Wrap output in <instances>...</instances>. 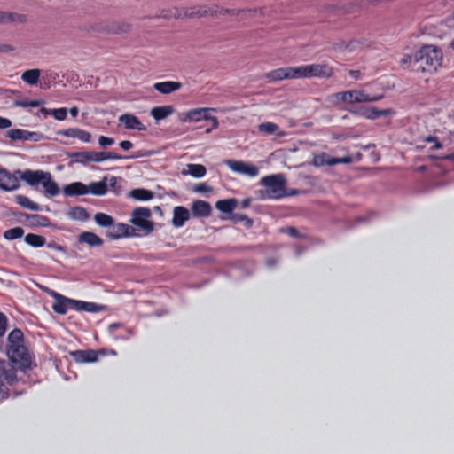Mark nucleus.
I'll return each instance as SVG.
<instances>
[{
  "label": "nucleus",
  "mask_w": 454,
  "mask_h": 454,
  "mask_svg": "<svg viewBox=\"0 0 454 454\" xmlns=\"http://www.w3.org/2000/svg\"><path fill=\"white\" fill-rule=\"evenodd\" d=\"M20 179L28 185L35 187L42 184L47 197H55L59 192L58 184L52 179L51 174L43 170L26 169L24 171H9L0 165V189L5 192L15 191L20 187Z\"/></svg>",
  "instance_id": "f257e3e1"
},
{
  "label": "nucleus",
  "mask_w": 454,
  "mask_h": 454,
  "mask_svg": "<svg viewBox=\"0 0 454 454\" xmlns=\"http://www.w3.org/2000/svg\"><path fill=\"white\" fill-rule=\"evenodd\" d=\"M52 296L55 299V301L52 304V310L59 315L67 314L68 309L86 311L90 313H98L106 310V305L74 300L56 292L53 293Z\"/></svg>",
  "instance_id": "f03ea898"
},
{
  "label": "nucleus",
  "mask_w": 454,
  "mask_h": 454,
  "mask_svg": "<svg viewBox=\"0 0 454 454\" xmlns=\"http://www.w3.org/2000/svg\"><path fill=\"white\" fill-rule=\"evenodd\" d=\"M415 63L419 64L417 70L434 72L442 65V52L433 45H425L414 53Z\"/></svg>",
  "instance_id": "7ed1b4c3"
},
{
  "label": "nucleus",
  "mask_w": 454,
  "mask_h": 454,
  "mask_svg": "<svg viewBox=\"0 0 454 454\" xmlns=\"http://www.w3.org/2000/svg\"><path fill=\"white\" fill-rule=\"evenodd\" d=\"M17 381L14 365L9 361L0 360V402L9 396L10 387Z\"/></svg>",
  "instance_id": "20e7f679"
},
{
  "label": "nucleus",
  "mask_w": 454,
  "mask_h": 454,
  "mask_svg": "<svg viewBox=\"0 0 454 454\" xmlns=\"http://www.w3.org/2000/svg\"><path fill=\"white\" fill-rule=\"evenodd\" d=\"M286 179L282 175L266 176L261 180V184L265 187L263 198L279 199L285 195Z\"/></svg>",
  "instance_id": "39448f33"
},
{
  "label": "nucleus",
  "mask_w": 454,
  "mask_h": 454,
  "mask_svg": "<svg viewBox=\"0 0 454 454\" xmlns=\"http://www.w3.org/2000/svg\"><path fill=\"white\" fill-rule=\"evenodd\" d=\"M170 12L168 17H174L176 19L201 18L216 14L217 6L197 5L184 9L175 8L171 10ZM165 17H167V15H165Z\"/></svg>",
  "instance_id": "423d86ee"
},
{
  "label": "nucleus",
  "mask_w": 454,
  "mask_h": 454,
  "mask_svg": "<svg viewBox=\"0 0 454 454\" xmlns=\"http://www.w3.org/2000/svg\"><path fill=\"white\" fill-rule=\"evenodd\" d=\"M75 162H102L106 160H121L123 157L115 152L83 151L74 153L71 156Z\"/></svg>",
  "instance_id": "0eeeda50"
},
{
  "label": "nucleus",
  "mask_w": 454,
  "mask_h": 454,
  "mask_svg": "<svg viewBox=\"0 0 454 454\" xmlns=\"http://www.w3.org/2000/svg\"><path fill=\"white\" fill-rule=\"evenodd\" d=\"M130 28L131 26L125 21L107 20L93 23L90 30L97 33L121 35L129 33Z\"/></svg>",
  "instance_id": "6e6552de"
},
{
  "label": "nucleus",
  "mask_w": 454,
  "mask_h": 454,
  "mask_svg": "<svg viewBox=\"0 0 454 454\" xmlns=\"http://www.w3.org/2000/svg\"><path fill=\"white\" fill-rule=\"evenodd\" d=\"M152 215V212L148 207H137L131 214V223L137 227V229L143 232V235H148L154 230V223L149 218Z\"/></svg>",
  "instance_id": "1a4fd4ad"
},
{
  "label": "nucleus",
  "mask_w": 454,
  "mask_h": 454,
  "mask_svg": "<svg viewBox=\"0 0 454 454\" xmlns=\"http://www.w3.org/2000/svg\"><path fill=\"white\" fill-rule=\"evenodd\" d=\"M333 97L337 100L343 103L348 104H355V103H364V102H373L378 101L383 98L382 94L371 96L367 94L364 90H348L342 92H337L333 95Z\"/></svg>",
  "instance_id": "9d476101"
},
{
  "label": "nucleus",
  "mask_w": 454,
  "mask_h": 454,
  "mask_svg": "<svg viewBox=\"0 0 454 454\" xmlns=\"http://www.w3.org/2000/svg\"><path fill=\"white\" fill-rule=\"evenodd\" d=\"M299 78H330L333 68L327 64H310L297 67Z\"/></svg>",
  "instance_id": "9b49d317"
},
{
  "label": "nucleus",
  "mask_w": 454,
  "mask_h": 454,
  "mask_svg": "<svg viewBox=\"0 0 454 454\" xmlns=\"http://www.w3.org/2000/svg\"><path fill=\"white\" fill-rule=\"evenodd\" d=\"M213 111H215L214 108L208 107L191 109L180 115V121L182 122H198L201 120L210 121L212 128L216 129L219 125L217 118L209 115V113Z\"/></svg>",
  "instance_id": "f8f14e48"
},
{
  "label": "nucleus",
  "mask_w": 454,
  "mask_h": 454,
  "mask_svg": "<svg viewBox=\"0 0 454 454\" xmlns=\"http://www.w3.org/2000/svg\"><path fill=\"white\" fill-rule=\"evenodd\" d=\"M7 355L12 363L23 368H28L31 364V356L24 343L7 348Z\"/></svg>",
  "instance_id": "ddd939ff"
},
{
  "label": "nucleus",
  "mask_w": 454,
  "mask_h": 454,
  "mask_svg": "<svg viewBox=\"0 0 454 454\" xmlns=\"http://www.w3.org/2000/svg\"><path fill=\"white\" fill-rule=\"evenodd\" d=\"M107 237L112 239H119L124 237H135L139 236V233L136 232V229L126 223H119L117 224L111 225L106 232Z\"/></svg>",
  "instance_id": "4468645a"
},
{
  "label": "nucleus",
  "mask_w": 454,
  "mask_h": 454,
  "mask_svg": "<svg viewBox=\"0 0 454 454\" xmlns=\"http://www.w3.org/2000/svg\"><path fill=\"white\" fill-rule=\"evenodd\" d=\"M226 165L236 173L244 174L250 177H254L258 175L259 169L253 164L246 163L241 160H229Z\"/></svg>",
  "instance_id": "2eb2a0df"
},
{
  "label": "nucleus",
  "mask_w": 454,
  "mask_h": 454,
  "mask_svg": "<svg viewBox=\"0 0 454 454\" xmlns=\"http://www.w3.org/2000/svg\"><path fill=\"white\" fill-rule=\"evenodd\" d=\"M106 353V349L75 350L71 352V356L77 363H93L98 361L99 356H104Z\"/></svg>",
  "instance_id": "dca6fc26"
},
{
  "label": "nucleus",
  "mask_w": 454,
  "mask_h": 454,
  "mask_svg": "<svg viewBox=\"0 0 454 454\" xmlns=\"http://www.w3.org/2000/svg\"><path fill=\"white\" fill-rule=\"evenodd\" d=\"M270 81H281L284 79H299L297 67H280L267 74Z\"/></svg>",
  "instance_id": "f3484780"
},
{
  "label": "nucleus",
  "mask_w": 454,
  "mask_h": 454,
  "mask_svg": "<svg viewBox=\"0 0 454 454\" xmlns=\"http://www.w3.org/2000/svg\"><path fill=\"white\" fill-rule=\"evenodd\" d=\"M5 137L12 141H38L39 134L26 129H12L5 132Z\"/></svg>",
  "instance_id": "a211bd4d"
},
{
  "label": "nucleus",
  "mask_w": 454,
  "mask_h": 454,
  "mask_svg": "<svg viewBox=\"0 0 454 454\" xmlns=\"http://www.w3.org/2000/svg\"><path fill=\"white\" fill-rule=\"evenodd\" d=\"M108 332L116 340H128L130 336L135 334V332L126 327L121 323H113L108 326Z\"/></svg>",
  "instance_id": "6ab92c4d"
},
{
  "label": "nucleus",
  "mask_w": 454,
  "mask_h": 454,
  "mask_svg": "<svg viewBox=\"0 0 454 454\" xmlns=\"http://www.w3.org/2000/svg\"><path fill=\"white\" fill-rule=\"evenodd\" d=\"M119 121L121 122L126 129L144 131L146 129L145 126L140 120L134 114H124L119 117Z\"/></svg>",
  "instance_id": "aec40b11"
},
{
  "label": "nucleus",
  "mask_w": 454,
  "mask_h": 454,
  "mask_svg": "<svg viewBox=\"0 0 454 454\" xmlns=\"http://www.w3.org/2000/svg\"><path fill=\"white\" fill-rule=\"evenodd\" d=\"M63 193L67 197L88 194L87 185L82 182H74L64 186Z\"/></svg>",
  "instance_id": "412c9836"
},
{
  "label": "nucleus",
  "mask_w": 454,
  "mask_h": 454,
  "mask_svg": "<svg viewBox=\"0 0 454 454\" xmlns=\"http://www.w3.org/2000/svg\"><path fill=\"white\" fill-rule=\"evenodd\" d=\"M212 207L210 204L204 200H195L192 205V213L193 216L207 217L210 215Z\"/></svg>",
  "instance_id": "4be33fe9"
},
{
  "label": "nucleus",
  "mask_w": 454,
  "mask_h": 454,
  "mask_svg": "<svg viewBox=\"0 0 454 454\" xmlns=\"http://www.w3.org/2000/svg\"><path fill=\"white\" fill-rule=\"evenodd\" d=\"M190 213L187 208L182 206L176 207L173 212L172 223L176 227H182L189 220Z\"/></svg>",
  "instance_id": "5701e85b"
},
{
  "label": "nucleus",
  "mask_w": 454,
  "mask_h": 454,
  "mask_svg": "<svg viewBox=\"0 0 454 454\" xmlns=\"http://www.w3.org/2000/svg\"><path fill=\"white\" fill-rule=\"evenodd\" d=\"M78 240L80 243H85L90 247H101L104 243L103 239L90 231H83L79 235Z\"/></svg>",
  "instance_id": "b1692460"
},
{
  "label": "nucleus",
  "mask_w": 454,
  "mask_h": 454,
  "mask_svg": "<svg viewBox=\"0 0 454 454\" xmlns=\"http://www.w3.org/2000/svg\"><path fill=\"white\" fill-rule=\"evenodd\" d=\"M181 87V82L174 81L156 82L153 85V88L162 94H169L173 91L179 90Z\"/></svg>",
  "instance_id": "393cba45"
},
{
  "label": "nucleus",
  "mask_w": 454,
  "mask_h": 454,
  "mask_svg": "<svg viewBox=\"0 0 454 454\" xmlns=\"http://www.w3.org/2000/svg\"><path fill=\"white\" fill-rule=\"evenodd\" d=\"M106 180V177H105L99 182L90 183L89 185H87L88 193H91L97 196L105 195L108 191Z\"/></svg>",
  "instance_id": "a878e982"
},
{
  "label": "nucleus",
  "mask_w": 454,
  "mask_h": 454,
  "mask_svg": "<svg viewBox=\"0 0 454 454\" xmlns=\"http://www.w3.org/2000/svg\"><path fill=\"white\" fill-rule=\"evenodd\" d=\"M173 106H155L151 110V115L156 121L167 118L174 113Z\"/></svg>",
  "instance_id": "bb28decb"
},
{
  "label": "nucleus",
  "mask_w": 454,
  "mask_h": 454,
  "mask_svg": "<svg viewBox=\"0 0 454 454\" xmlns=\"http://www.w3.org/2000/svg\"><path fill=\"white\" fill-rule=\"evenodd\" d=\"M24 343V334L21 330L15 328L8 335L6 349Z\"/></svg>",
  "instance_id": "cd10ccee"
},
{
  "label": "nucleus",
  "mask_w": 454,
  "mask_h": 454,
  "mask_svg": "<svg viewBox=\"0 0 454 454\" xmlns=\"http://www.w3.org/2000/svg\"><path fill=\"white\" fill-rule=\"evenodd\" d=\"M238 201L236 199L220 200L215 203V207L223 213H231L237 207Z\"/></svg>",
  "instance_id": "c85d7f7f"
},
{
  "label": "nucleus",
  "mask_w": 454,
  "mask_h": 454,
  "mask_svg": "<svg viewBox=\"0 0 454 454\" xmlns=\"http://www.w3.org/2000/svg\"><path fill=\"white\" fill-rule=\"evenodd\" d=\"M26 17L14 12H0V23L24 22Z\"/></svg>",
  "instance_id": "c756f323"
},
{
  "label": "nucleus",
  "mask_w": 454,
  "mask_h": 454,
  "mask_svg": "<svg viewBox=\"0 0 454 454\" xmlns=\"http://www.w3.org/2000/svg\"><path fill=\"white\" fill-rule=\"evenodd\" d=\"M40 74L41 71L37 68L28 69L22 74L21 79L29 85H35L39 81Z\"/></svg>",
  "instance_id": "7c9ffc66"
},
{
  "label": "nucleus",
  "mask_w": 454,
  "mask_h": 454,
  "mask_svg": "<svg viewBox=\"0 0 454 454\" xmlns=\"http://www.w3.org/2000/svg\"><path fill=\"white\" fill-rule=\"evenodd\" d=\"M15 201L24 208H27L33 211L40 210L39 205L35 202H33L28 197L25 195H16Z\"/></svg>",
  "instance_id": "2f4dec72"
},
{
  "label": "nucleus",
  "mask_w": 454,
  "mask_h": 454,
  "mask_svg": "<svg viewBox=\"0 0 454 454\" xmlns=\"http://www.w3.org/2000/svg\"><path fill=\"white\" fill-rule=\"evenodd\" d=\"M25 242L32 247H42L46 243V239L43 236L28 233L25 236Z\"/></svg>",
  "instance_id": "473e14b6"
},
{
  "label": "nucleus",
  "mask_w": 454,
  "mask_h": 454,
  "mask_svg": "<svg viewBox=\"0 0 454 454\" xmlns=\"http://www.w3.org/2000/svg\"><path fill=\"white\" fill-rule=\"evenodd\" d=\"M392 114L391 109H383L380 110L374 106H371L365 109L364 115L368 119H377L380 116H387L388 114Z\"/></svg>",
  "instance_id": "72a5a7b5"
},
{
  "label": "nucleus",
  "mask_w": 454,
  "mask_h": 454,
  "mask_svg": "<svg viewBox=\"0 0 454 454\" xmlns=\"http://www.w3.org/2000/svg\"><path fill=\"white\" fill-rule=\"evenodd\" d=\"M131 196L137 200H150L153 198V192L146 189H134L131 191Z\"/></svg>",
  "instance_id": "f704fd0d"
},
{
  "label": "nucleus",
  "mask_w": 454,
  "mask_h": 454,
  "mask_svg": "<svg viewBox=\"0 0 454 454\" xmlns=\"http://www.w3.org/2000/svg\"><path fill=\"white\" fill-rule=\"evenodd\" d=\"M334 157H332L328 155L325 153H322L320 154L315 155L313 159V163L315 166L320 167V166H333V163L332 162Z\"/></svg>",
  "instance_id": "c9c22d12"
},
{
  "label": "nucleus",
  "mask_w": 454,
  "mask_h": 454,
  "mask_svg": "<svg viewBox=\"0 0 454 454\" xmlns=\"http://www.w3.org/2000/svg\"><path fill=\"white\" fill-rule=\"evenodd\" d=\"M94 220L99 226L110 227L114 223V218L105 213H97L94 216Z\"/></svg>",
  "instance_id": "e433bc0d"
},
{
  "label": "nucleus",
  "mask_w": 454,
  "mask_h": 454,
  "mask_svg": "<svg viewBox=\"0 0 454 454\" xmlns=\"http://www.w3.org/2000/svg\"><path fill=\"white\" fill-rule=\"evenodd\" d=\"M69 215L71 218L80 221H85L89 218L87 210L82 207H74L71 208Z\"/></svg>",
  "instance_id": "4c0bfd02"
},
{
  "label": "nucleus",
  "mask_w": 454,
  "mask_h": 454,
  "mask_svg": "<svg viewBox=\"0 0 454 454\" xmlns=\"http://www.w3.org/2000/svg\"><path fill=\"white\" fill-rule=\"evenodd\" d=\"M187 167L189 168V174L193 177L200 178L207 173L206 168L201 164H189Z\"/></svg>",
  "instance_id": "58836bf2"
},
{
  "label": "nucleus",
  "mask_w": 454,
  "mask_h": 454,
  "mask_svg": "<svg viewBox=\"0 0 454 454\" xmlns=\"http://www.w3.org/2000/svg\"><path fill=\"white\" fill-rule=\"evenodd\" d=\"M24 235V230L21 227H14L5 231L3 234L4 238L7 240H13L20 239Z\"/></svg>",
  "instance_id": "ea45409f"
},
{
  "label": "nucleus",
  "mask_w": 454,
  "mask_h": 454,
  "mask_svg": "<svg viewBox=\"0 0 454 454\" xmlns=\"http://www.w3.org/2000/svg\"><path fill=\"white\" fill-rule=\"evenodd\" d=\"M43 104V100H31L28 98H22L14 101L16 106L20 107H38Z\"/></svg>",
  "instance_id": "a19ab883"
},
{
  "label": "nucleus",
  "mask_w": 454,
  "mask_h": 454,
  "mask_svg": "<svg viewBox=\"0 0 454 454\" xmlns=\"http://www.w3.org/2000/svg\"><path fill=\"white\" fill-rule=\"evenodd\" d=\"M278 129V126L273 122H263L258 126V130L268 135L274 134Z\"/></svg>",
  "instance_id": "79ce46f5"
},
{
  "label": "nucleus",
  "mask_w": 454,
  "mask_h": 454,
  "mask_svg": "<svg viewBox=\"0 0 454 454\" xmlns=\"http://www.w3.org/2000/svg\"><path fill=\"white\" fill-rule=\"evenodd\" d=\"M50 114L58 121H64L67 118V112L66 108H57L50 110Z\"/></svg>",
  "instance_id": "37998d69"
},
{
  "label": "nucleus",
  "mask_w": 454,
  "mask_h": 454,
  "mask_svg": "<svg viewBox=\"0 0 454 454\" xmlns=\"http://www.w3.org/2000/svg\"><path fill=\"white\" fill-rule=\"evenodd\" d=\"M78 129H79V128H69V129H67L59 130L58 132V134L61 135V136H64V137H67L76 138L77 137Z\"/></svg>",
  "instance_id": "c03bdc74"
},
{
  "label": "nucleus",
  "mask_w": 454,
  "mask_h": 454,
  "mask_svg": "<svg viewBox=\"0 0 454 454\" xmlns=\"http://www.w3.org/2000/svg\"><path fill=\"white\" fill-rule=\"evenodd\" d=\"M76 138L82 142L89 143L90 141L91 136L90 132L79 129Z\"/></svg>",
  "instance_id": "a18cd8bd"
},
{
  "label": "nucleus",
  "mask_w": 454,
  "mask_h": 454,
  "mask_svg": "<svg viewBox=\"0 0 454 454\" xmlns=\"http://www.w3.org/2000/svg\"><path fill=\"white\" fill-rule=\"evenodd\" d=\"M7 329V317L6 316L0 312V337H3Z\"/></svg>",
  "instance_id": "49530a36"
},
{
  "label": "nucleus",
  "mask_w": 454,
  "mask_h": 454,
  "mask_svg": "<svg viewBox=\"0 0 454 454\" xmlns=\"http://www.w3.org/2000/svg\"><path fill=\"white\" fill-rule=\"evenodd\" d=\"M114 143V139L112 137H105V136H100L98 137V144L102 147H106V146L112 145Z\"/></svg>",
  "instance_id": "de8ad7c7"
},
{
  "label": "nucleus",
  "mask_w": 454,
  "mask_h": 454,
  "mask_svg": "<svg viewBox=\"0 0 454 454\" xmlns=\"http://www.w3.org/2000/svg\"><path fill=\"white\" fill-rule=\"evenodd\" d=\"M234 219L237 220V221H245L246 222V225L247 227H251L252 224H253V221L248 218L246 215L244 214H236L234 215Z\"/></svg>",
  "instance_id": "09e8293b"
},
{
  "label": "nucleus",
  "mask_w": 454,
  "mask_h": 454,
  "mask_svg": "<svg viewBox=\"0 0 454 454\" xmlns=\"http://www.w3.org/2000/svg\"><path fill=\"white\" fill-rule=\"evenodd\" d=\"M281 231L286 233L287 235L293 238H298L300 236L298 230L294 227H287L285 230L282 229Z\"/></svg>",
  "instance_id": "8fccbe9b"
},
{
  "label": "nucleus",
  "mask_w": 454,
  "mask_h": 454,
  "mask_svg": "<svg viewBox=\"0 0 454 454\" xmlns=\"http://www.w3.org/2000/svg\"><path fill=\"white\" fill-rule=\"evenodd\" d=\"M194 191L198 192H211L212 188L209 187L207 184L202 183V184H197L194 188Z\"/></svg>",
  "instance_id": "3c124183"
},
{
  "label": "nucleus",
  "mask_w": 454,
  "mask_h": 454,
  "mask_svg": "<svg viewBox=\"0 0 454 454\" xmlns=\"http://www.w3.org/2000/svg\"><path fill=\"white\" fill-rule=\"evenodd\" d=\"M401 62L403 65L409 64V65L416 66L418 64V63H415L414 54L403 56Z\"/></svg>",
  "instance_id": "603ef678"
},
{
  "label": "nucleus",
  "mask_w": 454,
  "mask_h": 454,
  "mask_svg": "<svg viewBox=\"0 0 454 454\" xmlns=\"http://www.w3.org/2000/svg\"><path fill=\"white\" fill-rule=\"evenodd\" d=\"M151 153L147 151H137L135 152L132 155L126 157L127 159H137L141 157H147L150 156Z\"/></svg>",
  "instance_id": "864d4df0"
},
{
  "label": "nucleus",
  "mask_w": 454,
  "mask_h": 454,
  "mask_svg": "<svg viewBox=\"0 0 454 454\" xmlns=\"http://www.w3.org/2000/svg\"><path fill=\"white\" fill-rule=\"evenodd\" d=\"M352 161V159L350 156L342 157V158H336L334 157L333 160V166L340 163H350Z\"/></svg>",
  "instance_id": "5fc2aeb1"
},
{
  "label": "nucleus",
  "mask_w": 454,
  "mask_h": 454,
  "mask_svg": "<svg viewBox=\"0 0 454 454\" xmlns=\"http://www.w3.org/2000/svg\"><path fill=\"white\" fill-rule=\"evenodd\" d=\"M428 158L431 160H450L454 161V153L442 156L429 155Z\"/></svg>",
  "instance_id": "6e6d98bb"
},
{
  "label": "nucleus",
  "mask_w": 454,
  "mask_h": 454,
  "mask_svg": "<svg viewBox=\"0 0 454 454\" xmlns=\"http://www.w3.org/2000/svg\"><path fill=\"white\" fill-rule=\"evenodd\" d=\"M12 126V121L8 118L0 116V129H4Z\"/></svg>",
  "instance_id": "4d7b16f0"
},
{
  "label": "nucleus",
  "mask_w": 454,
  "mask_h": 454,
  "mask_svg": "<svg viewBox=\"0 0 454 454\" xmlns=\"http://www.w3.org/2000/svg\"><path fill=\"white\" fill-rule=\"evenodd\" d=\"M132 146H133V144L129 140H123L120 143V147L126 151L131 149Z\"/></svg>",
  "instance_id": "13d9d810"
},
{
  "label": "nucleus",
  "mask_w": 454,
  "mask_h": 454,
  "mask_svg": "<svg viewBox=\"0 0 454 454\" xmlns=\"http://www.w3.org/2000/svg\"><path fill=\"white\" fill-rule=\"evenodd\" d=\"M14 51V47L10 44H0V52H10Z\"/></svg>",
  "instance_id": "bf43d9fd"
},
{
  "label": "nucleus",
  "mask_w": 454,
  "mask_h": 454,
  "mask_svg": "<svg viewBox=\"0 0 454 454\" xmlns=\"http://www.w3.org/2000/svg\"><path fill=\"white\" fill-rule=\"evenodd\" d=\"M348 74L352 78L356 80L359 79L361 75V73L358 70H350Z\"/></svg>",
  "instance_id": "052dcab7"
},
{
  "label": "nucleus",
  "mask_w": 454,
  "mask_h": 454,
  "mask_svg": "<svg viewBox=\"0 0 454 454\" xmlns=\"http://www.w3.org/2000/svg\"><path fill=\"white\" fill-rule=\"evenodd\" d=\"M69 113L72 115V117L75 118L78 115L79 109L77 106H73L70 108Z\"/></svg>",
  "instance_id": "680f3d73"
},
{
  "label": "nucleus",
  "mask_w": 454,
  "mask_h": 454,
  "mask_svg": "<svg viewBox=\"0 0 454 454\" xmlns=\"http://www.w3.org/2000/svg\"><path fill=\"white\" fill-rule=\"evenodd\" d=\"M434 143V145L430 148L431 150H434V149H441V148H442V143H440V142L438 141V139H436Z\"/></svg>",
  "instance_id": "e2e57ef3"
},
{
  "label": "nucleus",
  "mask_w": 454,
  "mask_h": 454,
  "mask_svg": "<svg viewBox=\"0 0 454 454\" xmlns=\"http://www.w3.org/2000/svg\"><path fill=\"white\" fill-rule=\"evenodd\" d=\"M436 139H437V137L434 136H427L424 138V141L430 143V142H434Z\"/></svg>",
  "instance_id": "0e129e2a"
},
{
  "label": "nucleus",
  "mask_w": 454,
  "mask_h": 454,
  "mask_svg": "<svg viewBox=\"0 0 454 454\" xmlns=\"http://www.w3.org/2000/svg\"><path fill=\"white\" fill-rule=\"evenodd\" d=\"M426 169H427V166L422 165V166H419V167H417L415 170H416L417 172H424Z\"/></svg>",
  "instance_id": "69168bd1"
},
{
  "label": "nucleus",
  "mask_w": 454,
  "mask_h": 454,
  "mask_svg": "<svg viewBox=\"0 0 454 454\" xmlns=\"http://www.w3.org/2000/svg\"><path fill=\"white\" fill-rule=\"evenodd\" d=\"M250 205V199H246L242 201V207H247Z\"/></svg>",
  "instance_id": "338daca9"
},
{
  "label": "nucleus",
  "mask_w": 454,
  "mask_h": 454,
  "mask_svg": "<svg viewBox=\"0 0 454 454\" xmlns=\"http://www.w3.org/2000/svg\"><path fill=\"white\" fill-rule=\"evenodd\" d=\"M450 46L452 50H454V39L451 41Z\"/></svg>",
  "instance_id": "774afa93"
}]
</instances>
